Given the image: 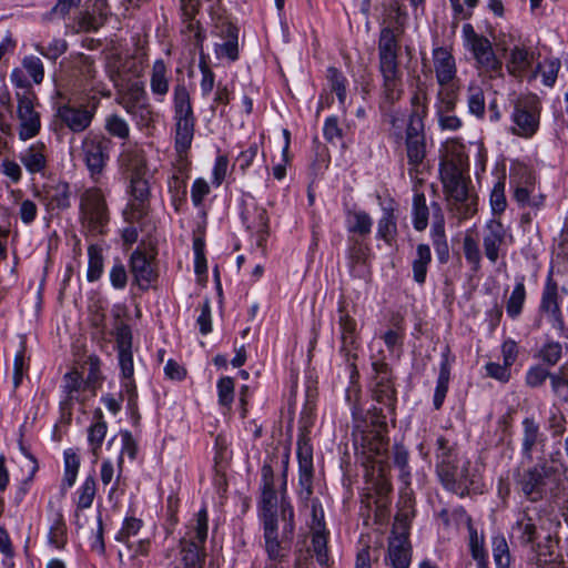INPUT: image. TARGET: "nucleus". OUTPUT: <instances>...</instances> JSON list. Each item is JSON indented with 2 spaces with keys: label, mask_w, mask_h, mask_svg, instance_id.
<instances>
[{
  "label": "nucleus",
  "mask_w": 568,
  "mask_h": 568,
  "mask_svg": "<svg viewBox=\"0 0 568 568\" xmlns=\"http://www.w3.org/2000/svg\"><path fill=\"white\" fill-rule=\"evenodd\" d=\"M105 131L114 138L126 140L130 136V125L126 120L119 114H110L104 122Z\"/></svg>",
  "instance_id": "obj_41"
},
{
  "label": "nucleus",
  "mask_w": 568,
  "mask_h": 568,
  "mask_svg": "<svg viewBox=\"0 0 568 568\" xmlns=\"http://www.w3.org/2000/svg\"><path fill=\"white\" fill-rule=\"evenodd\" d=\"M467 105L470 114L483 118L486 109L485 94L480 87L470 85L467 93Z\"/></svg>",
  "instance_id": "obj_43"
},
{
  "label": "nucleus",
  "mask_w": 568,
  "mask_h": 568,
  "mask_svg": "<svg viewBox=\"0 0 568 568\" xmlns=\"http://www.w3.org/2000/svg\"><path fill=\"white\" fill-rule=\"evenodd\" d=\"M505 68L507 73L518 81L531 82L537 78L535 53L524 45H514L505 50Z\"/></svg>",
  "instance_id": "obj_13"
},
{
  "label": "nucleus",
  "mask_w": 568,
  "mask_h": 568,
  "mask_svg": "<svg viewBox=\"0 0 568 568\" xmlns=\"http://www.w3.org/2000/svg\"><path fill=\"white\" fill-rule=\"evenodd\" d=\"M516 489L529 501L537 503L544 499L547 493L558 487L559 473L548 462L538 463L515 478Z\"/></svg>",
  "instance_id": "obj_4"
},
{
  "label": "nucleus",
  "mask_w": 568,
  "mask_h": 568,
  "mask_svg": "<svg viewBox=\"0 0 568 568\" xmlns=\"http://www.w3.org/2000/svg\"><path fill=\"white\" fill-rule=\"evenodd\" d=\"M399 33L400 30H394L390 26L383 27L378 42L379 67L398 64L396 38Z\"/></svg>",
  "instance_id": "obj_27"
},
{
  "label": "nucleus",
  "mask_w": 568,
  "mask_h": 568,
  "mask_svg": "<svg viewBox=\"0 0 568 568\" xmlns=\"http://www.w3.org/2000/svg\"><path fill=\"white\" fill-rule=\"evenodd\" d=\"M327 80L331 90L336 93L341 105H345L346 102V78L336 68L327 69Z\"/></svg>",
  "instance_id": "obj_45"
},
{
  "label": "nucleus",
  "mask_w": 568,
  "mask_h": 568,
  "mask_svg": "<svg viewBox=\"0 0 568 568\" xmlns=\"http://www.w3.org/2000/svg\"><path fill=\"white\" fill-rule=\"evenodd\" d=\"M397 234L396 217L392 207L383 209V216L378 221L377 236L387 244H392Z\"/></svg>",
  "instance_id": "obj_36"
},
{
  "label": "nucleus",
  "mask_w": 568,
  "mask_h": 568,
  "mask_svg": "<svg viewBox=\"0 0 568 568\" xmlns=\"http://www.w3.org/2000/svg\"><path fill=\"white\" fill-rule=\"evenodd\" d=\"M450 369L448 362L445 359L440 364V371L437 379V385L434 394V407L439 409L445 400L448 383H449Z\"/></svg>",
  "instance_id": "obj_42"
},
{
  "label": "nucleus",
  "mask_w": 568,
  "mask_h": 568,
  "mask_svg": "<svg viewBox=\"0 0 568 568\" xmlns=\"http://www.w3.org/2000/svg\"><path fill=\"white\" fill-rule=\"evenodd\" d=\"M207 537V513L201 509L195 526L181 540V555L184 568H202L205 552L203 545Z\"/></svg>",
  "instance_id": "obj_9"
},
{
  "label": "nucleus",
  "mask_w": 568,
  "mask_h": 568,
  "mask_svg": "<svg viewBox=\"0 0 568 568\" xmlns=\"http://www.w3.org/2000/svg\"><path fill=\"white\" fill-rule=\"evenodd\" d=\"M22 67L26 69L36 84H40L42 82L44 78V68L40 58L34 55L26 57L22 60Z\"/></svg>",
  "instance_id": "obj_55"
},
{
  "label": "nucleus",
  "mask_w": 568,
  "mask_h": 568,
  "mask_svg": "<svg viewBox=\"0 0 568 568\" xmlns=\"http://www.w3.org/2000/svg\"><path fill=\"white\" fill-rule=\"evenodd\" d=\"M173 106L175 150L182 156L191 148L195 125L190 93L183 83H179L174 88Z\"/></svg>",
  "instance_id": "obj_6"
},
{
  "label": "nucleus",
  "mask_w": 568,
  "mask_h": 568,
  "mask_svg": "<svg viewBox=\"0 0 568 568\" xmlns=\"http://www.w3.org/2000/svg\"><path fill=\"white\" fill-rule=\"evenodd\" d=\"M77 74L81 77L84 85H92L97 77L94 61L84 54H80L75 61Z\"/></svg>",
  "instance_id": "obj_44"
},
{
  "label": "nucleus",
  "mask_w": 568,
  "mask_h": 568,
  "mask_svg": "<svg viewBox=\"0 0 568 568\" xmlns=\"http://www.w3.org/2000/svg\"><path fill=\"white\" fill-rule=\"evenodd\" d=\"M458 94L437 92L436 114L442 130L456 131L462 126V120L453 112L456 108Z\"/></svg>",
  "instance_id": "obj_23"
},
{
  "label": "nucleus",
  "mask_w": 568,
  "mask_h": 568,
  "mask_svg": "<svg viewBox=\"0 0 568 568\" xmlns=\"http://www.w3.org/2000/svg\"><path fill=\"white\" fill-rule=\"evenodd\" d=\"M463 154L445 156L439 173L449 211L458 220L471 217L477 212L478 196L469 189L470 180L465 174Z\"/></svg>",
  "instance_id": "obj_1"
},
{
  "label": "nucleus",
  "mask_w": 568,
  "mask_h": 568,
  "mask_svg": "<svg viewBox=\"0 0 568 568\" xmlns=\"http://www.w3.org/2000/svg\"><path fill=\"white\" fill-rule=\"evenodd\" d=\"M70 191L67 183H58L44 191V201L48 210H63L70 205Z\"/></svg>",
  "instance_id": "obj_32"
},
{
  "label": "nucleus",
  "mask_w": 568,
  "mask_h": 568,
  "mask_svg": "<svg viewBox=\"0 0 568 568\" xmlns=\"http://www.w3.org/2000/svg\"><path fill=\"white\" fill-rule=\"evenodd\" d=\"M140 128L149 126L153 121V110L149 102L136 106L129 112Z\"/></svg>",
  "instance_id": "obj_59"
},
{
  "label": "nucleus",
  "mask_w": 568,
  "mask_h": 568,
  "mask_svg": "<svg viewBox=\"0 0 568 568\" xmlns=\"http://www.w3.org/2000/svg\"><path fill=\"white\" fill-rule=\"evenodd\" d=\"M64 392L69 399H78L77 393L82 386V377L78 372H70L64 376Z\"/></svg>",
  "instance_id": "obj_63"
},
{
  "label": "nucleus",
  "mask_w": 568,
  "mask_h": 568,
  "mask_svg": "<svg viewBox=\"0 0 568 568\" xmlns=\"http://www.w3.org/2000/svg\"><path fill=\"white\" fill-rule=\"evenodd\" d=\"M467 45L471 51L475 60L478 59V57L484 55L486 52L493 50L491 42L480 34H473L470 38V43Z\"/></svg>",
  "instance_id": "obj_60"
},
{
  "label": "nucleus",
  "mask_w": 568,
  "mask_h": 568,
  "mask_svg": "<svg viewBox=\"0 0 568 568\" xmlns=\"http://www.w3.org/2000/svg\"><path fill=\"white\" fill-rule=\"evenodd\" d=\"M463 250L466 260L474 265L475 270H478L480 265L481 255L477 241L471 236L466 235L463 242Z\"/></svg>",
  "instance_id": "obj_57"
},
{
  "label": "nucleus",
  "mask_w": 568,
  "mask_h": 568,
  "mask_svg": "<svg viewBox=\"0 0 568 568\" xmlns=\"http://www.w3.org/2000/svg\"><path fill=\"white\" fill-rule=\"evenodd\" d=\"M49 544L61 549L67 542V527L60 514L55 515L48 535Z\"/></svg>",
  "instance_id": "obj_47"
},
{
  "label": "nucleus",
  "mask_w": 568,
  "mask_h": 568,
  "mask_svg": "<svg viewBox=\"0 0 568 568\" xmlns=\"http://www.w3.org/2000/svg\"><path fill=\"white\" fill-rule=\"evenodd\" d=\"M436 445V473L440 481L450 491L463 490L471 483L468 474L469 463L459 459L444 437H438Z\"/></svg>",
  "instance_id": "obj_5"
},
{
  "label": "nucleus",
  "mask_w": 568,
  "mask_h": 568,
  "mask_svg": "<svg viewBox=\"0 0 568 568\" xmlns=\"http://www.w3.org/2000/svg\"><path fill=\"white\" fill-rule=\"evenodd\" d=\"M83 226L92 234H101L109 221L108 207L102 192L98 189L87 190L81 199Z\"/></svg>",
  "instance_id": "obj_11"
},
{
  "label": "nucleus",
  "mask_w": 568,
  "mask_h": 568,
  "mask_svg": "<svg viewBox=\"0 0 568 568\" xmlns=\"http://www.w3.org/2000/svg\"><path fill=\"white\" fill-rule=\"evenodd\" d=\"M142 527V521L138 518H126L123 523L122 528L116 535V540L121 542H125L129 548L133 547V544L130 539L138 535Z\"/></svg>",
  "instance_id": "obj_52"
},
{
  "label": "nucleus",
  "mask_w": 568,
  "mask_h": 568,
  "mask_svg": "<svg viewBox=\"0 0 568 568\" xmlns=\"http://www.w3.org/2000/svg\"><path fill=\"white\" fill-rule=\"evenodd\" d=\"M382 8L383 27L390 26L392 29L402 31L406 14L402 11L399 3L396 0H387L383 2Z\"/></svg>",
  "instance_id": "obj_34"
},
{
  "label": "nucleus",
  "mask_w": 568,
  "mask_h": 568,
  "mask_svg": "<svg viewBox=\"0 0 568 568\" xmlns=\"http://www.w3.org/2000/svg\"><path fill=\"white\" fill-rule=\"evenodd\" d=\"M375 371L374 397L378 403L392 406L395 400V389L390 381L388 365L385 362H373Z\"/></svg>",
  "instance_id": "obj_24"
},
{
  "label": "nucleus",
  "mask_w": 568,
  "mask_h": 568,
  "mask_svg": "<svg viewBox=\"0 0 568 568\" xmlns=\"http://www.w3.org/2000/svg\"><path fill=\"white\" fill-rule=\"evenodd\" d=\"M526 300V288L524 281L520 280L515 285L506 305V312L511 318H516L523 311Z\"/></svg>",
  "instance_id": "obj_40"
},
{
  "label": "nucleus",
  "mask_w": 568,
  "mask_h": 568,
  "mask_svg": "<svg viewBox=\"0 0 568 568\" xmlns=\"http://www.w3.org/2000/svg\"><path fill=\"white\" fill-rule=\"evenodd\" d=\"M429 210L423 193H416L413 199V224L415 230L423 231L428 225Z\"/></svg>",
  "instance_id": "obj_39"
},
{
  "label": "nucleus",
  "mask_w": 568,
  "mask_h": 568,
  "mask_svg": "<svg viewBox=\"0 0 568 568\" xmlns=\"http://www.w3.org/2000/svg\"><path fill=\"white\" fill-rule=\"evenodd\" d=\"M410 545L406 535L394 536L388 545V559L393 568H408L410 565Z\"/></svg>",
  "instance_id": "obj_28"
},
{
  "label": "nucleus",
  "mask_w": 568,
  "mask_h": 568,
  "mask_svg": "<svg viewBox=\"0 0 568 568\" xmlns=\"http://www.w3.org/2000/svg\"><path fill=\"white\" fill-rule=\"evenodd\" d=\"M261 503L266 551L272 559H277L283 556V550L293 537L294 510L290 504L282 501L281 516L284 525L281 539H278L277 519L275 517L277 496L274 486L262 487Z\"/></svg>",
  "instance_id": "obj_3"
},
{
  "label": "nucleus",
  "mask_w": 568,
  "mask_h": 568,
  "mask_svg": "<svg viewBox=\"0 0 568 568\" xmlns=\"http://www.w3.org/2000/svg\"><path fill=\"white\" fill-rule=\"evenodd\" d=\"M121 163L131 171V207L138 217L145 214L150 196L149 182L142 176L144 161L138 151H125L121 154Z\"/></svg>",
  "instance_id": "obj_10"
},
{
  "label": "nucleus",
  "mask_w": 568,
  "mask_h": 568,
  "mask_svg": "<svg viewBox=\"0 0 568 568\" xmlns=\"http://www.w3.org/2000/svg\"><path fill=\"white\" fill-rule=\"evenodd\" d=\"M153 255L146 254L140 250L132 253L130 258L131 273L135 283L142 290H148L152 282L158 277V273L153 264Z\"/></svg>",
  "instance_id": "obj_22"
},
{
  "label": "nucleus",
  "mask_w": 568,
  "mask_h": 568,
  "mask_svg": "<svg viewBox=\"0 0 568 568\" xmlns=\"http://www.w3.org/2000/svg\"><path fill=\"white\" fill-rule=\"evenodd\" d=\"M34 49L44 58L54 61L68 50V43L62 38H55L47 45L36 44Z\"/></svg>",
  "instance_id": "obj_48"
},
{
  "label": "nucleus",
  "mask_w": 568,
  "mask_h": 568,
  "mask_svg": "<svg viewBox=\"0 0 568 568\" xmlns=\"http://www.w3.org/2000/svg\"><path fill=\"white\" fill-rule=\"evenodd\" d=\"M552 520L547 511L537 506H525L516 516L510 538L523 546H532L544 531H549Z\"/></svg>",
  "instance_id": "obj_7"
},
{
  "label": "nucleus",
  "mask_w": 568,
  "mask_h": 568,
  "mask_svg": "<svg viewBox=\"0 0 568 568\" xmlns=\"http://www.w3.org/2000/svg\"><path fill=\"white\" fill-rule=\"evenodd\" d=\"M97 105L62 104L57 109L55 116L73 133L84 132L92 123Z\"/></svg>",
  "instance_id": "obj_19"
},
{
  "label": "nucleus",
  "mask_w": 568,
  "mask_h": 568,
  "mask_svg": "<svg viewBox=\"0 0 568 568\" xmlns=\"http://www.w3.org/2000/svg\"><path fill=\"white\" fill-rule=\"evenodd\" d=\"M115 339L118 351L131 349L132 347V333L129 325L120 323L116 326Z\"/></svg>",
  "instance_id": "obj_64"
},
{
  "label": "nucleus",
  "mask_w": 568,
  "mask_h": 568,
  "mask_svg": "<svg viewBox=\"0 0 568 568\" xmlns=\"http://www.w3.org/2000/svg\"><path fill=\"white\" fill-rule=\"evenodd\" d=\"M434 71L439 85L438 92L458 94L459 81L455 58L446 48L433 50Z\"/></svg>",
  "instance_id": "obj_16"
},
{
  "label": "nucleus",
  "mask_w": 568,
  "mask_h": 568,
  "mask_svg": "<svg viewBox=\"0 0 568 568\" xmlns=\"http://www.w3.org/2000/svg\"><path fill=\"white\" fill-rule=\"evenodd\" d=\"M367 247L359 242H354L348 248V263L351 274L358 278H366L369 270L366 264Z\"/></svg>",
  "instance_id": "obj_29"
},
{
  "label": "nucleus",
  "mask_w": 568,
  "mask_h": 568,
  "mask_svg": "<svg viewBox=\"0 0 568 568\" xmlns=\"http://www.w3.org/2000/svg\"><path fill=\"white\" fill-rule=\"evenodd\" d=\"M383 84L381 108L386 110L399 101L404 93L403 72L398 64L379 67Z\"/></svg>",
  "instance_id": "obj_21"
},
{
  "label": "nucleus",
  "mask_w": 568,
  "mask_h": 568,
  "mask_svg": "<svg viewBox=\"0 0 568 568\" xmlns=\"http://www.w3.org/2000/svg\"><path fill=\"white\" fill-rule=\"evenodd\" d=\"M106 430V423L102 419V413L99 412L97 420L88 429V442L95 459L99 456V450L105 438Z\"/></svg>",
  "instance_id": "obj_37"
},
{
  "label": "nucleus",
  "mask_w": 568,
  "mask_h": 568,
  "mask_svg": "<svg viewBox=\"0 0 568 568\" xmlns=\"http://www.w3.org/2000/svg\"><path fill=\"white\" fill-rule=\"evenodd\" d=\"M363 454L372 463L373 471L377 467L378 475L383 478L382 489L388 491L389 484L385 479V469L388 458V440L381 432H369L362 437Z\"/></svg>",
  "instance_id": "obj_17"
},
{
  "label": "nucleus",
  "mask_w": 568,
  "mask_h": 568,
  "mask_svg": "<svg viewBox=\"0 0 568 568\" xmlns=\"http://www.w3.org/2000/svg\"><path fill=\"white\" fill-rule=\"evenodd\" d=\"M493 546V555L497 568H507L509 566L510 556L506 540L504 538H495Z\"/></svg>",
  "instance_id": "obj_56"
},
{
  "label": "nucleus",
  "mask_w": 568,
  "mask_h": 568,
  "mask_svg": "<svg viewBox=\"0 0 568 568\" xmlns=\"http://www.w3.org/2000/svg\"><path fill=\"white\" fill-rule=\"evenodd\" d=\"M112 141L103 135L88 134L81 144L82 159L91 175L101 174L109 161Z\"/></svg>",
  "instance_id": "obj_15"
},
{
  "label": "nucleus",
  "mask_w": 568,
  "mask_h": 568,
  "mask_svg": "<svg viewBox=\"0 0 568 568\" xmlns=\"http://www.w3.org/2000/svg\"><path fill=\"white\" fill-rule=\"evenodd\" d=\"M150 88L154 95L160 97V100H162L169 92L170 78L168 75V68L163 60H156L153 63Z\"/></svg>",
  "instance_id": "obj_31"
},
{
  "label": "nucleus",
  "mask_w": 568,
  "mask_h": 568,
  "mask_svg": "<svg viewBox=\"0 0 568 568\" xmlns=\"http://www.w3.org/2000/svg\"><path fill=\"white\" fill-rule=\"evenodd\" d=\"M539 314L545 317L560 335L568 337L562 312L559 304V287L551 274L548 275L539 305Z\"/></svg>",
  "instance_id": "obj_14"
},
{
  "label": "nucleus",
  "mask_w": 568,
  "mask_h": 568,
  "mask_svg": "<svg viewBox=\"0 0 568 568\" xmlns=\"http://www.w3.org/2000/svg\"><path fill=\"white\" fill-rule=\"evenodd\" d=\"M521 425V453L528 460H531L534 450L538 447L544 448L546 436L540 432L538 423L531 417L524 418Z\"/></svg>",
  "instance_id": "obj_26"
},
{
  "label": "nucleus",
  "mask_w": 568,
  "mask_h": 568,
  "mask_svg": "<svg viewBox=\"0 0 568 568\" xmlns=\"http://www.w3.org/2000/svg\"><path fill=\"white\" fill-rule=\"evenodd\" d=\"M20 161L30 173L41 172L47 165L45 146L36 143L21 152Z\"/></svg>",
  "instance_id": "obj_30"
},
{
  "label": "nucleus",
  "mask_w": 568,
  "mask_h": 568,
  "mask_svg": "<svg viewBox=\"0 0 568 568\" xmlns=\"http://www.w3.org/2000/svg\"><path fill=\"white\" fill-rule=\"evenodd\" d=\"M338 339L339 353L345 357V361L351 367L352 377L357 374L356 359L357 352L361 347L359 333L357 329V322L352 317L343 305L338 307Z\"/></svg>",
  "instance_id": "obj_12"
},
{
  "label": "nucleus",
  "mask_w": 568,
  "mask_h": 568,
  "mask_svg": "<svg viewBox=\"0 0 568 568\" xmlns=\"http://www.w3.org/2000/svg\"><path fill=\"white\" fill-rule=\"evenodd\" d=\"M348 231L359 235L371 233L373 221L364 211H351L347 214Z\"/></svg>",
  "instance_id": "obj_38"
},
{
  "label": "nucleus",
  "mask_w": 568,
  "mask_h": 568,
  "mask_svg": "<svg viewBox=\"0 0 568 568\" xmlns=\"http://www.w3.org/2000/svg\"><path fill=\"white\" fill-rule=\"evenodd\" d=\"M148 102L146 92L139 83L131 84L120 97L119 103L126 111L132 112L133 109Z\"/></svg>",
  "instance_id": "obj_35"
},
{
  "label": "nucleus",
  "mask_w": 568,
  "mask_h": 568,
  "mask_svg": "<svg viewBox=\"0 0 568 568\" xmlns=\"http://www.w3.org/2000/svg\"><path fill=\"white\" fill-rule=\"evenodd\" d=\"M505 237L506 230L499 221L491 220L485 225L483 236L484 252L491 263L497 262L505 243Z\"/></svg>",
  "instance_id": "obj_25"
},
{
  "label": "nucleus",
  "mask_w": 568,
  "mask_h": 568,
  "mask_svg": "<svg viewBox=\"0 0 568 568\" xmlns=\"http://www.w3.org/2000/svg\"><path fill=\"white\" fill-rule=\"evenodd\" d=\"M89 268L88 280L93 282L100 278L103 271V257L101 250L95 245H90L88 250Z\"/></svg>",
  "instance_id": "obj_50"
},
{
  "label": "nucleus",
  "mask_w": 568,
  "mask_h": 568,
  "mask_svg": "<svg viewBox=\"0 0 568 568\" xmlns=\"http://www.w3.org/2000/svg\"><path fill=\"white\" fill-rule=\"evenodd\" d=\"M312 548L317 562L321 566L326 565L328 561L326 530H312Z\"/></svg>",
  "instance_id": "obj_46"
},
{
  "label": "nucleus",
  "mask_w": 568,
  "mask_h": 568,
  "mask_svg": "<svg viewBox=\"0 0 568 568\" xmlns=\"http://www.w3.org/2000/svg\"><path fill=\"white\" fill-rule=\"evenodd\" d=\"M18 118L20 121L19 136L21 140H28L38 134L40 130V116L34 111L33 99L34 95L31 91L18 92Z\"/></svg>",
  "instance_id": "obj_20"
},
{
  "label": "nucleus",
  "mask_w": 568,
  "mask_h": 568,
  "mask_svg": "<svg viewBox=\"0 0 568 568\" xmlns=\"http://www.w3.org/2000/svg\"><path fill=\"white\" fill-rule=\"evenodd\" d=\"M256 222L250 224L247 227L255 231L258 234V244L265 240L268 227V217L266 211L263 209L255 210Z\"/></svg>",
  "instance_id": "obj_62"
},
{
  "label": "nucleus",
  "mask_w": 568,
  "mask_h": 568,
  "mask_svg": "<svg viewBox=\"0 0 568 568\" xmlns=\"http://www.w3.org/2000/svg\"><path fill=\"white\" fill-rule=\"evenodd\" d=\"M535 68L537 69V74L541 73L544 84L552 87L560 69V62L557 59H549L542 63H535Z\"/></svg>",
  "instance_id": "obj_49"
},
{
  "label": "nucleus",
  "mask_w": 568,
  "mask_h": 568,
  "mask_svg": "<svg viewBox=\"0 0 568 568\" xmlns=\"http://www.w3.org/2000/svg\"><path fill=\"white\" fill-rule=\"evenodd\" d=\"M564 346L559 342L548 341L540 349L539 356L542 362L550 366L556 365L562 355Z\"/></svg>",
  "instance_id": "obj_53"
},
{
  "label": "nucleus",
  "mask_w": 568,
  "mask_h": 568,
  "mask_svg": "<svg viewBox=\"0 0 568 568\" xmlns=\"http://www.w3.org/2000/svg\"><path fill=\"white\" fill-rule=\"evenodd\" d=\"M541 101L536 94L519 97L510 114V132L523 139H531L539 130Z\"/></svg>",
  "instance_id": "obj_8"
},
{
  "label": "nucleus",
  "mask_w": 568,
  "mask_h": 568,
  "mask_svg": "<svg viewBox=\"0 0 568 568\" xmlns=\"http://www.w3.org/2000/svg\"><path fill=\"white\" fill-rule=\"evenodd\" d=\"M95 495V481L92 477H88L81 487L78 505L81 508H89L92 505Z\"/></svg>",
  "instance_id": "obj_61"
},
{
  "label": "nucleus",
  "mask_w": 568,
  "mask_h": 568,
  "mask_svg": "<svg viewBox=\"0 0 568 568\" xmlns=\"http://www.w3.org/2000/svg\"><path fill=\"white\" fill-rule=\"evenodd\" d=\"M432 262L430 247L427 244H418L412 262L413 277L418 284H424L429 263Z\"/></svg>",
  "instance_id": "obj_33"
},
{
  "label": "nucleus",
  "mask_w": 568,
  "mask_h": 568,
  "mask_svg": "<svg viewBox=\"0 0 568 568\" xmlns=\"http://www.w3.org/2000/svg\"><path fill=\"white\" fill-rule=\"evenodd\" d=\"M300 501L306 507L311 508L312 524L311 530H326L324 524V510L318 499L310 497L308 501Z\"/></svg>",
  "instance_id": "obj_54"
},
{
  "label": "nucleus",
  "mask_w": 568,
  "mask_h": 568,
  "mask_svg": "<svg viewBox=\"0 0 568 568\" xmlns=\"http://www.w3.org/2000/svg\"><path fill=\"white\" fill-rule=\"evenodd\" d=\"M298 498L308 501L313 496V447L306 434L300 433L297 439Z\"/></svg>",
  "instance_id": "obj_18"
},
{
  "label": "nucleus",
  "mask_w": 568,
  "mask_h": 568,
  "mask_svg": "<svg viewBox=\"0 0 568 568\" xmlns=\"http://www.w3.org/2000/svg\"><path fill=\"white\" fill-rule=\"evenodd\" d=\"M219 402L223 406H229L234 398V382L231 377H222L217 383Z\"/></svg>",
  "instance_id": "obj_58"
},
{
  "label": "nucleus",
  "mask_w": 568,
  "mask_h": 568,
  "mask_svg": "<svg viewBox=\"0 0 568 568\" xmlns=\"http://www.w3.org/2000/svg\"><path fill=\"white\" fill-rule=\"evenodd\" d=\"M428 113L427 84L417 81L416 89L410 98V114L406 128V151L409 164V175L416 178L422 173L426 156L424 119Z\"/></svg>",
  "instance_id": "obj_2"
},
{
  "label": "nucleus",
  "mask_w": 568,
  "mask_h": 568,
  "mask_svg": "<svg viewBox=\"0 0 568 568\" xmlns=\"http://www.w3.org/2000/svg\"><path fill=\"white\" fill-rule=\"evenodd\" d=\"M227 40L217 45L216 52L225 55L231 60L237 58V30L232 26H227Z\"/></svg>",
  "instance_id": "obj_51"
}]
</instances>
